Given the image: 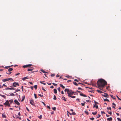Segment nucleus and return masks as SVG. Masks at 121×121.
Listing matches in <instances>:
<instances>
[{
    "label": "nucleus",
    "mask_w": 121,
    "mask_h": 121,
    "mask_svg": "<svg viewBox=\"0 0 121 121\" xmlns=\"http://www.w3.org/2000/svg\"><path fill=\"white\" fill-rule=\"evenodd\" d=\"M106 82L103 79H101L99 80L97 82V84L99 87H104L107 84Z\"/></svg>",
    "instance_id": "nucleus-1"
},
{
    "label": "nucleus",
    "mask_w": 121,
    "mask_h": 121,
    "mask_svg": "<svg viewBox=\"0 0 121 121\" xmlns=\"http://www.w3.org/2000/svg\"><path fill=\"white\" fill-rule=\"evenodd\" d=\"M65 92L67 91V93L68 95L69 94V95H73L74 93V92L73 91L71 90H70L69 89L66 88L65 89Z\"/></svg>",
    "instance_id": "nucleus-2"
},
{
    "label": "nucleus",
    "mask_w": 121,
    "mask_h": 121,
    "mask_svg": "<svg viewBox=\"0 0 121 121\" xmlns=\"http://www.w3.org/2000/svg\"><path fill=\"white\" fill-rule=\"evenodd\" d=\"M11 80L13 81V80L11 78H7L6 79H4L2 80V81L3 82H6L7 81H9Z\"/></svg>",
    "instance_id": "nucleus-3"
},
{
    "label": "nucleus",
    "mask_w": 121,
    "mask_h": 121,
    "mask_svg": "<svg viewBox=\"0 0 121 121\" xmlns=\"http://www.w3.org/2000/svg\"><path fill=\"white\" fill-rule=\"evenodd\" d=\"M17 85L18 86H19V84L18 83L16 82H14L13 83V86L14 87H16V86Z\"/></svg>",
    "instance_id": "nucleus-4"
},
{
    "label": "nucleus",
    "mask_w": 121,
    "mask_h": 121,
    "mask_svg": "<svg viewBox=\"0 0 121 121\" xmlns=\"http://www.w3.org/2000/svg\"><path fill=\"white\" fill-rule=\"evenodd\" d=\"M9 100H7L6 102L4 104L5 105V106H7L9 104Z\"/></svg>",
    "instance_id": "nucleus-5"
},
{
    "label": "nucleus",
    "mask_w": 121,
    "mask_h": 121,
    "mask_svg": "<svg viewBox=\"0 0 121 121\" xmlns=\"http://www.w3.org/2000/svg\"><path fill=\"white\" fill-rule=\"evenodd\" d=\"M14 102L15 104H17L18 105H19L20 104L18 102V101L16 99H15L14 100Z\"/></svg>",
    "instance_id": "nucleus-6"
},
{
    "label": "nucleus",
    "mask_w": 121,
    "mask_h": 121,
    "mask_svg": "<svg viewBox=\"0 0 121 121\" xmlns=\"http://www.w3.org/2000/svg\"><path fill=\"white\" fill-rule=\"evenodd\" d=\"M103 95L105 97H108V95L107 94L105 93H104Z\"/></svg>",
    "instance_id": "nucleus-7"
},
{
    "label": "nucleus",
    "mask_w": 121,
    "mask_h": 121,
    "mask_svg": "<svg viewBox=\"0 0 121 121\" xmlns=\"http://www.w3.org/2000/svg\"><path fill=\"white\" fill-rule=\"evenodd\" d=\"M30 104H31V105H32L33 106H35V105L34 104V102L33 101V100H31L30 101Z\"/></svg>",
    "instance_id": "nucleus-8"
},
{
    "label": "nucleus",
    "mask_w": 121,
    "mask_h": 121,
    "mask_svg": "<svg viewBox=\"0 0 121 121\" xmlns=\"http://www.w3.org/2000/svg\"><path fill=\"white\" fill-rule=\"evenodd\" d=\"M6 90H15V89L13 88H10L9 87H7L5 89Z\"/></svg>",
    "instance_id": "nucleus-9"
},
{
    "label": "nucleus",
    "mask_w": 121,
    "mask_h": 121,
    "mask_svg": "<svg viewBox=\"0 0 121 121\" xmlns=\"http://www.w3.org/2000/svg\"><path fill=\"white\" fill-rule=\"evenodd\" d=\"M107 120L108 121H111L112 120V118L111 117L108 118L107 119Z\"/></svg>",
    "instance_id": "nucleus-10"
},
{
    "label": "nucleus",
    "mask_w": 121,
    "mask_h": 121,
    "mask_svg": "<svg viewBox=\"0 0 121 121\" xmlns=\"http://www.w3.org/2000/svg\"><path fill=\"white\" fill-rule=\"evenodd\" d=\"M80 95H81L82 96H84V97H86L87 96L86 95H84V94H83L82 93H80Z\"/></svg>",
    "instance_id": "nucleus-11"
},
{
    "label": "nucleus",
    "mask_w": 121,
    "mask_h": 121,
    "mask_svg": "<svg viewBox=\"0 0 121 121\" xmlns=\"http://www.w3.org/2000/svg\"><path fill=\"white\" fill-rule=\"evenodd\" d=\"M95 107L97 109L98 108V105H97L96 104H95L94 105L93 108H94Z\"/></svg>",
    "instance_id": "nucleus-12"
},
{
    "label": "nucleus",
    "mask_w": 121,
    "mask_h": 121,
    "mask_svg": "<svg viewBox=\"0 0 121 121\" xmlns=\"http://www.w3.org/2000/svg\"><path fill=\"white\" fill-rule=\"evenodd\" d=\"M112 104L113 105V106H112V108L114 109H115V106H116V104H115L114 103H112Z\"/></svg>",
    "instance_id": "nucleus-13"
},
{
    "label": "nucleus",
    "mask_w": 121,
    "mask_h": 121,
    "mask_svg": "<svg viewBox=\"0 0 121 121\" xmlns=\"http://www.w3.org/2000/svg\"><path fill=\"white\" fill-rule=\"evenodd\" d=\"M68 96L69 97H71L73 98H75L76 97L75 96H72L71 95H68Z\"/></svg>",
    "instance_id": "nucleus-14"
},
{
    "label": "nucleus",
    "mask_w": 121,
    "mask_h": 121,
    "mask_svg": "<svg viewBox=\"0 0 121 121\" xmlns=\"http://www.w3.org/2000/svg\"><path fill=\"white\" fill-rule=\"evenodd\" d=\"M60 86L61 87H62L63 89H64L65 88V87L62 84H60Z\"/></svg>",
    "instance_id": "nucleus-15"
},
{
    "label": "nucleus",
    "mask_w": 121,
    "mask_h": 121,
    "mask_svg": "<svg viewBox=\"0 0 121 121\" xmlns=\"http://www.w3.org/2000/svg\"><path fill=\"white\" fill-rule=\"evenodd\" d=\"M9 102L10 104L12 103L13 102V99L9 100Z\"/></svg>",
    "instance_id": "nucleus-16"
},
{
    "label": "nucleus",
    "mask_w": 121,
    "mask_h": 121,
    "mask_svg": "<svg viewBox=\"0 0 121 121\" xmlns=\"http://www.w3.org/2000/svg\"><path fill=\"white\" fill-rule=\"evenodd\" d=\"M13 70V69L12 68H10L9 69H8V71L9 72H10L12 71Z\"/></svg>",
    "instance_id": "nucleus-17"
},
{
    "label": "nucleus",
    "mask_w": 121,
    "mask_h": 121,
    "mask_svg": "<svg viewBox=\"0 0 121 121\" xmlns=\"http://www.w3.org/2000/svg\"><path fill=\"white\" fill-rule=\"evenodd\" d=\"M15 117H16V119L19 118V119H21V117H18L17 115H15Z\"/></svg>",
    "instance_id": "nucleus-18"
},
{
    "label": "nucleus",
    "mask_w": 121,
    "mask_h": 121,
    "mask_svg": "<svg viewBox=\"0 0 121 121\" xmlns=\"http://www.w3.org/2000/svg\"><path fill=\"white\" fill-rule=\"evenodd\" d=\"M110 96L113 99H115V97L113 96V95H111Z\"/></svg>",
    "instance_id": "nucleus-19"
},
{
    "label": "nucleus",
    "mask_w": 121,
    "mask_h": 121,
    "mask_svg": "<svg viewBox=\"0 0 121 121\" xmlns=\"http://www.w3.org/2000/svg\"><path fill=\"white\" fill-rule=\"evenodd\" d=\"M27 77H25L24 78H22V79L23 80H25L26 79H27Z\"/></svg>",
    "instance_id": "nucleus-20"
},
{
    "label": "nucleus",
    "mask_w": 121,
    "mask_h": 121,
    "mask_svg": "<svg viewBox=\"0 0 121 121\" xmlns=\"http://www.w3.org/2000/svg\"><path fill=\"white\" fill-rule=\"evenodd\" d=\"M54 92L55 94H56L57 93V91L56 89H55L54 90Z\"/></svg>",
    "instance_id": "nucleus-21"
},
{
    "label": "nucleus",
    "mask_w": 121,
    "mask_h": 121,
    "mask_svg": "<svg viewBox=\"0 0 121 121\" xmlns=\"http://www.w3.org/2000/svg\"><path fill=\"white\" fill-rule=\"evenodd\" d=\"M104 101H108V102H109V100L108 99H104Z\"/></svg>",
    "instance_id": "nucleus-22"
},
{
    "label": "nucleus",
    "mask_w": 121,
    "mask_h": 121,
    "mask_svg": "<svg viewBox=\"0 0 121 121\" xmlns=\"http://www.w3.org/2000/svg\"><path fill=\"white\" fill-rule=\"evenodd\" d=\"M40 70L41 72H42L43 73H47L44 70H43V69H41Z\"/></svg>",
    "instance_id": "nucleus-23"
},
{
    "label": "nucleus",
    "mask_w": 121,
    "mask_h": 121,
    "mask_svg": "<svg viewBox=\"0 0 121 121\" xmlns=\"http://www.w3.org/2000/svg\"><path fill=\"white\" fill-rule=\"evenodd\" d=\"M0 96L3 97L4 98H5V96L4 95H1V94H0Z\"/></svg>",
    "instance_id": "nucleus-24"
},
{
    "label": "nucleus",
    "mask_w": 121,
    "mask_h": 121,
    "mask_svg": "<svg viewBox=\"0 0 121 121\" xmlns=\"http://www.w3.org/2000/svg\"><path fill=\"white\" fill-rule=\"evenodd\" d=\"M73 83L76 86H78V85L77 84L76 82H73Z\"/></svg>",
    "instance_id": "nucleus-25"
},
{
    "label": "nucleus",
    "mask_w": 121,
    "mask_h": 121,
    "mask_svg": "<svg viewBox=\"0 0 121 121\" xmlns=\"http://www.w3.org/2000/svg\"><path fill=\"white\" fill-rule=\"evenodd\" d=\"M96 113H97L96 112H92V114L94 115H95L96 114Z\"/></svg>",
    "instance_id": "nucleus-26"
},
{
    "label": "nucleus",
    "mask_w": 121,
    "mask_h": 121,
    "mask_svg": "<svg viewBox=\"0 0 121 121\" xmlns=\"http://www.w3.org/2000/svg\"><path fill=\"white\" fill-rule=\"evenodd\" d=\"M53 99L55 100H56V98L55 95H54Z\"/></svg>",
    "instance_id": "nucleus-27"
},
{
    "label": "nucleus",
    "mask_w": 121,
    "mask_h": 121,
    "mask_svg": "<svg viewBox=\"0 0 121 121\" xmlns=\"http://www.w3.org/2000/svg\"><path fill=\"white\" fill-rule=\"evenodd\" d=\"M25 96H24L23 97H22V99L21 100V101L22 102L23 101V100H24L25 99Z\"/></svg>",
    "instance_id": "nucleus-28"
},
{
    "label": "nucleus",
    "mask_w": 121,
    "mask_h": 121,
    "mask_svg": "<svg viewBox=\"0 0 121 121\" xmlns=\"http://www.w3.org/2000/svg\"><path fill=\"white\" fill-rule=\"evenodd\" d=\"M107 109L108 110H111V108L109 107H108L107 108Z\"/></svg>",
    "instance_id": "nucleus-29"
},
{
    "label": "nucleus",
    "mask_w": 121,
    "mask_h": 121,
    "mask_svg": "<svg viewBox=\"0 0 121 121\" xmlns=\"http://www.w3.org/2000/svg\"><path fill=\"white\" fill-rule=\"evenodd\" d=\"M63 99L65 101H66V100L65 99V98L64 97H62Z\"/></svg>",
    "instance_id": "nucleus-30"
},
{
    "label": "nucleus",
    "mask_w": 121,
    "mask_h": 121,
    "mask_svg": "<svg viewBox=\"0 0 121 121\" xmlns=\"http://www.w3.org/2000/svg\"><path fill=\"white\" fill-rule=\"evenodd\" d=\"M37 85H35L34 86V87L35 88V90H36L37 89Z\"/></svg>",
    "instance_id": "nucleus-31"
},
{
    "label": "nucleus",
    "mask_w": 121,
    "mask_h": 121,
    "mask_svg": "<svg viewBox=\"0 0 121 121\" xmlns=\"http://www.w3.org/2000/svg\"><path fill=\"white\" fill-rule=\"evenodd\" d=\"M2 117L3 118H6V116L4 114H2Z\"/></svg>",
    "instance_id": "nucleus-32"
},
{
    "label": "nucleus",
    "mask_w": 121,
    "mask_h": 121,
    "mask_svg": "<svg viewBox=\"0 0 121 121\" xmlns=\"http://www.w3.org/2000/svg\"><path fill=\"white\" fill-rule=\"evenodd\" d=\"M23 67L24 68H26L28 67V65H24L23 66Z\"/></svg>",
    "instance_id": "nucleus-33"
},
{
    "label": "nucleus",
    "mask_w": 121,
    "mask_h": 121,
    "mask_svg": "<svg viewBox=\"0 0 121 121\" xmlns=\"http://www.w3.org/2000/svg\"><path fill=\"white\" fill-rule=\"evenodd\" d=\"M40 82L41 83V84H42L44 85H45L46 84L45 83H43V82L42 81H40Z\"/></svg>",
    "instance_id": "nucleus-34"
},
{
    "label": "nucleus",
    "mask_w": 121,
    "mask_h": 121,
    "mask_svg": "<svg viewBox=\"0 0 121 121\" xmlns=\"http://www.w3.org/2000/svg\"><path fill=\"white\" fill-rule=\"evenodd\" d=\"M76 114V113L75 112H73L71 113V114L73 115H75Z\"/></svg>",
    "instance_id": "nucleus-35"
},
{
    "label": "nucleus",
    "mask_w": 121,
    "mask_h": 121,
    "mask_svg": "<svg viewBox=\"0 0 121 121\" xmlns=\"http://www.w3.org/2000/svg\"><path fill=\"white\" fill-rule=\"evenodd\" d=\"M85 112L87 115H88V112L87 111H85Z\"/></svg>",
    "instance_id": "nucleus-36"
},
{
    "label": "nucleus",
    "mask_w": 121,
    "mask_h": 121,
    "mask_svg": "<svg viewBox=\"0 0 121 121\" xmlns=\"http://www.w3.org/2000/svg\"><path fill=\"white\" fill-rule=\"evenodd\" d=\"M35 97V99H36L37 98V97L36 96V95L35 93L34 94Z\"/></svg>",
    "instance_id": "nucleus-37"
},
{
    "label": "nucleus",
    "mask_w": 121,
    "mask_h": 121,
    "mask_svg": "<svg viewBox=\"0 0 121 121\" xmlns=\"http://www.w3.org/2000/svg\"><path fill=\"white\" fill-rule=\"evenodd\" d=\"M12 66H5V68H6V69H8L9 67H11Z\"/></svg>",
    "instance_id": "nucleus-38"
},
{
    "label": "nucleus",
    "mask_w": 121,
    "mask_h": 121,
    "mask_svg": "<svg viewBox=\"0 0 121 121\" xmlns=\"http://www.w3.org/2000/svg\"><path fill=\"white\" fill-rule=\"evenodd\" d=\"M10 95L11 96H13L15 95L13 93H11V94H10Z\"/></svg>",
    "instance_id": "nucleus-39"
},
{
    "label": "nucleus",
    "mask_w": 121,
    "mask_h": 121,
    "mask_svg": "<svg viewBox=\"0 0 121 121\" xmlns=\"http://www.w3.org/2000/svg\"><path fill=\"white\" fill-rule=\"evenodd\" d=\"M33 70V69H28L27 70V71H32Z\"/></svg>",
    "instance_id": "nucleus-40"
},
{
    "label": "nucleus",
    "mask_w": 121,
    "mask_h": 121,
    "mask_svg": "<svg viewBox=\"0 0 121 121\" xmlns=\"http://www.w3.org/2000/svg\"><path fill=\"white\" fill-rule=\"evenodd\" d=\"M52 84H53V85L55 86H56L57 85V84L55 83H53Z\"/></svg>",
    "instance_id": "nucleus-41"
},
{
    "label": "nucleus",
    "mask_w": 121,
    "mask_h": 121,
    "mask_svg": "<svg viewBox=\"0 0 121 121\" xmlns=\"http://www.w3.org/2000/svg\"><path fill=\"white\" fill-rule=\"evenodd\" d=\"M20 91V90L19 89H17L14 92L15 93L16 92H17L18 91Z\"/></svg>",
    "instance_id": "nucleus-42"
},
{
    "label": "nucleus",
    "mask_w": 121,
    "mask_h": 121,
    "mask_svg": "<svg viewBox=\"0 0 121 121\" xmlns=\"http://www.w3.org/2000/svg\"><path fill=\"white\" fill-rule=\"evenodd\" d=\"M52 109H53V110L55 111L56 109V108L55 107H53L52 108Z\"/></svg>",
    "instance_id": "nucleus-43"
},
{
    "label": "nucleus",
    "mask_w": 121,
    "mask_h": 121,
    "mask_svg": "<svg viewBox=\"0 0 121 121\" xmlns=\"http://www.w3.org/2000/svg\"><path fill=\"white\" fill-rule=\"evenodd\" d=\"M55 74H53L51 75V77H53L55 76Z\"/></svg>",
    "instance_id": "nucleus-44"
},
{
    "label": "nucleus",
    "mask_w": 121,
    "mask_h": 121,
    "mask_svg": "<svg viewBox=\"0 0 121 121\" xmlns=\"http://www.w3.org/2000/svg\"><path fill=\"white\" fill-rule=\"evenodd\" d=\"M117 119L118 121H121V120L120 118H117Z\"/></svg>",
    "instance_id": "nucleus-45"
},
{
    "label": "nucleus",
    "mask_w": 121,
    "mask_h": 121,
    "mask_svg": "<svg viewBox=\"0 0 121 121\" xmlns=\"http://www.w3.org/2000/svg\"><path fill=\"white\" fill-rule=\"evenodd\" d=\"M58 90L60 92V87L58 88H57Z\"/></svg>",
    "instance_id": "nucleus-46"
},
{
    "label": "nucleus",
    "mask_w": 121,
    "mask_h": 121,
    "mask_svg": "<svg viewBox=\"0 0 121 121\" xmlns=\"http://www.w3.org/2000/svg\"><path fill=\"white\" fill-rule=\"evenodd\" d=\"M94 103H95V104H98V103L97 102H96L95 100L94 101Z\"/></svg>",
    "instance_id": "nucleus-47"
},
{
    "label": "nucleus",
    "mask_w": 121,
    "mask_h": 121,
    "mask_svg": "<svg viewBox=\"0 0 121 121\" xmlns=\"http://www.w3.org/2000/svg\"><path fill=\"white\" fill-rule=\"evenodd\" d=\"M116 96L117 97V98H118V99L119 100H121V99L120 98H119L118 97V96L117 95H116Z\"/></svg>",
    "instance_id": "nucleus-48"
},
{
    "label": "nucleus",
    "mask_w": 121,
    "mask_h": 121,
    "mask_svg": "<svg viewBox=\"0 0 121 121\" xmlns=\"http://www.w3.org/2000/svg\"><path fill=\"white\" fill-rule=\"evenodd\" d=\"M90 119L92 120H93L94 119V117L91 118H90Z\"/></svg>",
    "instance_id": "nucleus-49"
},
{
    "label": "nucleus",
    "mask_w": 121,
    "mask_h": 121,
    "mask_svg": "<svg viewBox=\"0 0 121 121\" xmlns=\"http://www.w3.org/2000/svg\"><path fill=\"white\" fill-rule=\"evenodd\" d=\"M39 117L40 119H41L42 118V115H40L39 116Z\"/></svg>",
    "instance_id": "nucleus-50"
},
{
    "label": "nucleus",
    "mask_w": 121,
    "mask_h": 121,
    "mask_svg": "<svg viewBox=\"0 0 121 121\" xmlns=\"http://www.w3.org/2000/svg\"><path fill=\"white\" fill-rule=\"evenodd\" d=\"M11 73V72H10L9 73H7V74H8L9 75H10Z\"/></svg>",
    "instance_id": "nucleus-51"
},
{
    "label": "nucleus",
    "mask_w": 121,
    "mask_h": 121,
    "mask_svg": "<svg viewBox=\"0 0 121 121\" xmlns=\"http://www.w3.org/2000/svg\"><path fill=\"white\" fill-rule=\"evenodd\" d=\"M67 112L68 113H69V114L70 115H71V113H70L68 111H67Z\"/></svg>",
    "instance_id": "nucleus-52"
},
{
    "label": "nucleus",
    "mask_w": 121,
    "mask_h": 121,
    "mask_svg": "<svg viewBox=\"0 0 121 121\" xmlns=\"http://www.w3.org/2000/svg\"><path fill=\"white\" fill-rule=\"evenodd\" d=\"M100 115L99 114L98 116H97L96 117L97 118H99L100 117Z\"/></svg>",
    "instance_id": "nucleus-53"
},
{
    "label": "nucleus",
    "mask_w": 121,
    "mask_h": 121,
    "mask_svg": "<svg viewBox=\"0 0 121 121\" xmlns=\"http://www.w3.org/2000/svg\"><path fill=\"white\" fill-rule=\"evenodd\" d=\"M81 104H82V106H84L85 104L84 103H81Z\"/></svg>",
    "instance_id": "nucleus-54"
},
{
    "label": "nucleus",
    "mask_w": 121,
    "mask_h": 121,
    "mask_svg": "<svg viewBox=\"0 0 121 121\" xmlns=\"http://www.w3.org/2000/svg\"><path fill=\"white\" fill-rule=\"evenodd\" d=\"M23 86H22V87H21V88H22V91L23 92Z\"/></svg>",
    "instance_id": "nucleus-55"
},
{
    "label": "nucleus",
    "mask_w": 121,
    "mask_h": 121,
    "mask_svg": "<svg viewBox=\"0 0 121 121\" xmlns=\"http://www.w3.org/2000/svg\"><path fill=\"white\" fill-rule=\"evenodd\" d=\"M42 90H43L44 91H46V90L44 89V88L43 87H42Z\"/></svg>",
    "instance_id": "nucleus-56"
},
{
    "label": "nucleus",
    "mask_w": 121,
    "mask_h": 121,
    "mask_svg": "<svg viewBox=\"0 0 121 121\" xmlns=\"http://www.w3.org/2000/svg\"><path fill=\"white\" fill-rule=\"evenodd\" d=\"M38 95L39 96H40L42 97L43 96V95H42L41 94H39Z\"/></svg>",
    "instance_id": "nucleus-57"
},
{
    "label": "nucleus",
    "mask_w": 121,
    "mask_h": 121,
    "mask_svg": "<svg viewBox=\"0 0 121 121\" xmlns=\"http://www.w3.org/2000/svg\"><path fill=\"white\" fill-rule=\"evenodd\" d=\"M101 112L102 114H103V113H104V114H105L104 112V111H102Z\"/></svg>",
    "instance_id": "nucleus-58"
},
{
    "label": "nucleus",
    "mask_w": 121,
    "mask_h": 121,
    "mask_svg": "<svg viewBox=\"0 0 121 121\" xmlns=\"http://www.w3.org/2000/svg\"><path fill=\"white\" fill-rule=\"evenodd\" d=\"M47 107L48 108H49V109H50V108L49 106H47Z\"/></svg>",
    "instance_id": "nucleus-59"
},
{
    "label": "nucleus",
    "mask_w": 121,
    "mask_h": 121,
    "mask_svg": "<svg viewBox=\"0 0 121 121\" xmlns=\"http://www.w3.org/2000/svg\"><path fill=\"white\" fill-rule=\"evenodd\" d=\"M74 81H76L77 82H78V80L77 79H75L74 80Z\"/></svg>",
    "instance_id": "nucleus-60"
},
{
    "label": "nucleus",
    "mask_w": 121,
    "mask_h": 121,
    "mask_svg": "<svg viewBox=\"0 0 121 121\" xmlns=\"http://www.w3.org/2000/svg\"><path fill=\"white\" fill-rule=\"evenodd\" d=\"M78 90H82V89L80 87H78Z\"/></svg>",
    "instance_id": "nucleus-61"
},
{
    "label": "nucleus",
    "mask_w": 121,
    "mask_h": 121,
    "mask_svg": "<svg viewBox=\"0 0 121 121\" xmlns=\"http://www.w3.org/2000/svg\"><path fill=\"white\" fill-rule=\"evenodd\" d=\"M108 113L109 114H110V115H111L112 114V112H108Z\"/></svg>",
    "instance_id": "nucleus-62"
},
{
    "label": "nucleus",
    "mask_w": 121,
    "mask_h": 121,
    "mask_svg": "<svg viewBox=\"0 0 121 121\" xmlns=\"http://www.w3.org/2000/svg\"><path fill=\"white\" fill-rule=\"evenodd\" d=\"M47 83L49 85H51V83Z\"/></svg>",
    "instance_id": "nucleus-63"
},
{
    "label": "nucleus",
    "mask_w": 121,
    "mask_h": 121,
    "mask_svg": "<svg viewBox=\"0 0 121 121\" xmlns=\"http://www.w3.org/2000/svg\"><path fill=\"white\" fill-rule=\"evenodd\" d=\"M31 65H30V64H29V65H28V67H29V66H31Z\"/></svg>",
    "instance_id": "nucleus-64"
}]
</instances>
